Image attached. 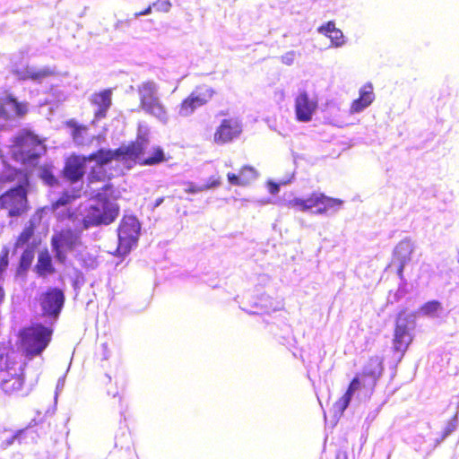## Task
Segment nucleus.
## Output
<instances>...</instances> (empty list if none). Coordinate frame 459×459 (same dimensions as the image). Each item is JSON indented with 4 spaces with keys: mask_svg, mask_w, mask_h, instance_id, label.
Wrapping results in <instances>:
<instances>
[{
    "mask_svg": "<svg viewBox=\"0 0 459 459\" xmlns=\"http://www.w3.org/2000/svg\"><path fill=\"white\" fill-rule=\"evenodd\" d=\"M12 158L23 166L37 167L47 152L44 140L33 131L24 128L12 139Z\"/></svg>",
    "mask_w": 459,
    "mask_h": 459,
    "instance_id": "1",
    "label": "nucleus"
},
{
    "mask_svg": "<svg viewBox=\"0 0 459 459\" xmlns=\"http://www.w3.org/2000/svg\"><path fill=\"white\" fill-rule=\"evenodd\" d=\"M52 328L40 323L22 327L18 334L17 346L27 359L40 356L51 342Z\"/></svg>",
    "mask_w": 459,
    "mask_h": 459,
    "instance_id": "2",
    "label": "nucleus"
},
{
    "mask_svg": "<svg viewBox=\"0 0 459 459\" xmlns=\"http://www.w3.org/2000/svg\"><path fill=\"white\" fill-rule=\"evenodd\" d=\"M383 372V363L378 357L369 358L363 370L350 382L345 393L334 403V408L343 412L349 406L353 394L360 388L373 391Z\"/></svg>",
    "mask_w": 459,
    "mask_h": 459,
    "instance_id": "3",
    "label": "nucleus"
},
{
    "mask_svg": "<svg viewBox=\"0 0 459 459\" xmlns=\"http://www.w3.org/2000/svg\"><path fill=\"white\" fill-rule=\"evenodd\" d=\"M119 211L117 204L111 202L102 193H98L94 203L85 209L82 221V228L87 230L91 227L109 225L117 220Z\"/></svg>",
    "mask_w": 459,
    "mask_h": 459,
    "instance_id": "4",
    "label": "nucleus"
},
{
    "mask_svg": "<svg viewBox=\"0 0 459 459\" xmlns=\"http://www.w3.org/2000/svg\"><path fill=\"white\" fill-rule=\"evenodd\" d=\"M0 210L7 211L9 217H21L30 210L28 190L18 185L0 195Z\"/></svg>",
    "mask_w": 459,
    "mask_h": 459,
    "instance_id": "5",
    "label": "nucleus"
},
{
    "mask_svg": "<svg viewBox=\"0 0 459 459\" xmlns=\"http://www.w3.org/2000/svg\"><path fill=\"white\" fill-rule=\"evenodd\" d=\"M141 224L134 215H124L117 229L118 244L115 255L124 256L137 244Z\"/></svg>",
    "mask_w": 459,
    "mask_h": 459,
    "instance_id": "6",
    "label": "nucleus"
},
{
    "mask_svg": "<svg viewBox=\"0 0 459 459\" xmlns=\"http://www.w3.org/2000/svg\"><path fill=\"white\" fill-rule=\"evenodd\" d=\"M50 244L56 260L64 263L66 260V251H73L82 243L79 231L71 228H63L54 232Z\"/></svg>",
    "mask_w": 459,
    "mask_h": 459,
    "instance_id": "7",
    "label": "nucleus"
},
{
    "mask_svg": "<svg viewBox=\"0 0 459 459\" xmlns=\"http://www.w3.org/2000/svg\"><path fill=\"white\" fill-rule=\"evenodd\" d=\"M412 316L402 310L395 317L392 344L394 351L402 356L405 354L414 339L411 333L413 326L409 325V319Z\"/></svg>",
    "mask_w": 459,
    "mask_h": 459,
    "instance_id": "8",
    "label": "nucleus"
},
{
    "mask_svg": "<svg viewBox=\"0 0 459 459\" xmlns=\"http://www.w3.org/2000/svg\"><path fill=\"white\" fill-rule=\"evenodd\" d=\"M140 108L146 113L158 117L160 120L167 118V111L156 96V85L153 82H143L139 88Z\"/></svg>",
    "mask_w": 459,
    "mask_h": 459,
    "instance_id": "9",
    "label": "nucleus"
},
{
    "mask_svg": "<svg viewBox=\"0 0 459 459\" xmlns=\"http://www.w3.org/2000/svg\"><path fill=\"white\" fill-rule=\"evenodd\" d=\"M27 364L21 365L0 373V389L8 396H22L25 393V368Z\"/></svg>",
    "mask_w": 459,
    "mask_h": 459,
    "instance_id": "10",
    "label": "nucleus"
},
{
    "mask_svg": "<svg viewBox=\"0 0 459 459\" xmlns=\"http://www.w3.org/2000/svg\"><path fill=\"white\" fill-rule=\"evenodd\" d=\"M212 88L202 85L196 87L178 106V115L183 117L191 116L195 110L205 105L214 95Z\"/></svg>",
    "mask_w": 459,
    "mask_h": 459,
    "instance_id": "11",
    "label": "nucleus"
},
{
    "mask_svg": "<svg viewBox=\"0 0 459 459\" xmlns=\"http://www.w3.org/2000/svg\"><path fill=\"white\" fill-rule=\"evenodd\" d=\"M243 132L241 122L236 117L224 118L213 133V143L217 145L228 144L238 139Z\"/></svg>",
    "mask_w": 459,
    "mask_h": 459,
    "instance_id": "12",
    "label": "nucleus"
},
{
    "mask_svg": "<svg viewBox=\"0 0 459 459\" xmlns=\"http://www.w3.org/2000/svg\"><path fill=\"white\" fill-rule=\"evenodd\" d=\"M43 316L56 317L64 306L65 295L58 288H49L37 299Z\"/></svg>",
    "mask_w": 459,
    "mask_h": 459,
    "instance_id": "13",
    "label": "nucleus"
},
{
    "mask_svg": "<svg viewBox=\"0 0 459 459\" xmlns=\"http://www.w3.org/2000/svg\"><path fill=\"white\" fill-rule=\"evenodd\" d=\"M148 140L144 137H138L135 141L130 142L127 145H121L115 149L116 160L127 162L128 160L140 164L141 157L144 154Z\"/></svg>",
    "mask_w": 459,
    "mask_h": 459,
    "instance_id": "14",
    "label": "nucleus"
},
{
    "mask_svg": "<svg viewBox=\"0 0 459 459\" xmlns=\"http://www.w3.org/2000/svg\"><path fill=\"white\" fill-rule=\"evenodd\" d=\"M317 106L316 99L310 98L305 91H299L294 101L296 119L299 122H309Z\"/></svg>",
    "mask_w": 459,
    "mask_h": 459,
    "instance_id": "15",
    "label": "nucleus"
},
{
    "mask_svg": "<svg viewBox=\"0 0 459 459\" xmlns=\"http://www.w3.org/2000/svg\"><path fill=\"white\" fill-rule=\"evenodd\" d=\"M25 363L19 358L11 340L0 342V373L14 369V368Z\"/></svg>",
    "mask_w": 459,
    "mask_h": 459,
    "instance_id": "16",
    "label": "nucleus"
},
{
    "mask_svg": "<svg viewBox=\"0 0 459 459\" xmlns=\"http://www.w3.org/2000/svg\"><path fill=\"white\" fill-rule=\"evenodd\" d=\"M91 104L96 108L94 111V119L100 121L105 118L108 111L112 105V90L104 89L91 94L90 98Z\"/></svg>",
    "mask_w": 459,
    "mask_h": 459,
    "instance_id": "17",
    "label": "nucleus"
},
{
    "mask_svg": "<svg viewBox=\"0 0 459 459\" xmlns=\"http://www.w3.org/2000/svg\"><path fill=\"white\" fill-rule=\"evenodd\" d=\"M412 252L413 245L410 240L400 241L394 250L392 262L397 264V275L400 279L403 278L404 267L411 261Z\"/></svg>",
    "mask_w": 459,
    "mask_h": 459,
    "instance_id": "18",
    "label": "nucleus"
},
{
    "mask_svg": "<svg viewBox=\"0 0 459 459\" xmlns=\"http://www.w3.org/2000/svg\"><path fill=\"white\" fill-rule=\"evenodd\" d=\"M259 173L257 169L251 165H243L238 173L229 172L227 179L231 186H247L251 185L257 178Z\"/></svg>",
    "mask_w": 459,
    "mask_h": 459,
    "instance_id": "19",
    "label": "nucleus"
},
{
    "mask_svg": "<svg viewBox=\"0 0 459 459\" xmlns=\"http://www.w3.org/2000/svg\"><path fill=\"white\" fill-rule=\"evenodd\" d=\"M63 177L71 184L82 180L84 176V167L79 160V155H71L62 170Z\"/></svg>",
    "mask_w": 459,
    "mask_h": 459,
    "instance_id": "20",
    "label": "nucleus"
},
{
    "mask_svg": "<svg viewBox=\"0 0 459 459\" xmlns=\"http://www.w3.org/2000/svg\"><path fill=\"white\" fill-rule=\"evenodd\" d=\"M318 32L330 39L332 45L334 47H341L344 44V37L342 31L335 27L333 21L321 25L317 29Z\"/></svg>",
    "mask_w": 459,
    "mask_h": 459,
    "instance_id": "21",
    "label": "nucleus"
},
{
    "mask_svg": "<svg viewBox=\"0 0 459 459\" xmlns=\"http://www.w3.org/2000/svg\"><path fill=\"white\" fill-rule=\"evenodd\" d=\"M374 100V93L370 85L363 86L359 91V97L353 100L351 109L354 113L360 112L365 108L369 106Z\"/></svg>",
    "mask_w": 459,
    "mask_h": 459,
    "instance_id": "22",
    "label": "nucleus"
},
{
    "mask_svg": "<svg viewBox=\"0 0 459 459\" xmlns=\"http://www.w3.org/2000/svg\"><path fill=\"white\" fill-rule=\"evenodd\" d=\"M35 272L41 277L53 274L56 272L52 263V258L48 250L41 251L39 254L38 261L35 265Z\"/></svg>",
    "mask_w": 459,
    "mask_h": 459,
    "instance_id": "23",
    "label": "nucleus"
},
{
    "mask_svg": "<svg viewBox=\"0 0 459 459\" xmlns=\"http://www.w3.org/2000/svg\"><path fill=\"white\" fill-rule=\"evenodd\" d=\"M320 199L318 204H316L315 213L316 214H325L330 210H334L340 208L343 201L339 198H333L325 195L324 193H319Z\"/></svg>",
    "mask_w": 459,
    "mask_h": 459,
    "instance_id": "24",
    "label": "nucleus"
},
{
    "mask_svg": "<svg viewBox=\"0 0 459 459\" xmlns=\"http://www.w3.org/2000/svg\"><path fill=\"white\" fill-rule=\"evenodd\" d=\"M55 74V71L49 67H45L42 69L27 67L25 71L22 74L21 79L23 81L30 80L39 82L42 80L53 76Z\"/></svg>",
    "mask_w": 459,
    "mask_h": 459,
    "instance_id": "25",
    "label": "nucleus"
},
{
    "mask_svg": "<svg viewBox=\"0 0 459 459\" xmlns=\"http://www.w3.org/2000/svg\"><path fill=\"white\" fill-rule=\"evenodd\" d=\"M166 160L165 153L161 147L154 146L152 148L149 155L144 154L141 157L140 165L142 166H154Z\"/></svg>",
    "mask_w": 459,
    "mask_h": 459,
    "instance_id": "26",
    "label": "nucleus"
},
{
    "mask_svg": "<svg viewBox=\"0 0 459 459\" xmlns=\"http://www.w3.org/2000/svg\"><path fill=\"white\" fill-rule=\"evenodd\" d=\"M111 176L108 174L107 169L102 166H93L87 176L88 184H95L109 180Z\"/></svg>",
    "mask_w": 459,
    "mask_h": 459,
    "instance_id": "27",
    "label": "nucleus"
},
{
    "mask_svg": "<svg viewBox=\"0 0 459 459\" xmlns=\"http://www.w3.org/2000/svg\"><path fill=\"white\" fill-rule=\"evenodd\" d=\"M36 225L32 221H30L29 225H27L23 230L21 231V233L18 235V237L15 239L14 242V248L17 249L19 247H23L24 245L28 244L29 241L31 239V238L35 234Z\"/></svg>",
    "mask_w": 459,
    "mask_h": 459,
    "instance_id": "28",
    "label": "nucleus"
},
{
    "mask_svg": "<svg viewBox=\"0 0 459 459\" xmlns=\"http://www.w3.org/2000/svg\"><path fill=\"white\" fill-rule=\"evenodd\" d=\"M34 259V252L30 248H26L21 255L19 259V264L17 266V273H26L30 267L31 266V264Z\"/></svg>",
    "mask_w": 459,
    "mask_h": 459,
    "instance_id": "29",
    "label": "nucleus"
},
{
    "mask_svg": "<svg viewBox=\"0 0 459 459\" xmlns=\"http://www.w3.org/2000/svg\"><path fill=\"white\" fill-rule=\"evenodd\" d=\"M52 169L53 166L51 164H44L39 168V178L49 186L58 184V180L53 174Z\"/></svg>",
    "mask_w": 459,
    "mask_h": 459,
    "instance_id": "30",
    "label": "nucleus"
},
{
    "mask_svg": "<svg viewBox=\"0 0 459 459\" xmlns=\"http://www.w3.org/2000/svg\"><path fill=\"white\" fill-rule=\"evenodd\" d=\"M4 104L12 105L14 108L15 115L18 117H23L28 112V105L26 102H19L16 98L12 95H8L4 98Z\"/></svg>",
    "mask_w": 459,
    "mask_h": 459,
    "instance_id": "31",
    "label": "nucleus"
},
{
    "mask_svg": "<svg viewBox=\"0 0 459 459\" xmlns=\"http://www.w3.org/2000/svg\"><path fill=\"white\" fill-rule=\"evenodd\" d=\"M113 160H116L115 150L103 149V148L97 150V165L96 166L104 167L105 165L110 163Z\"/></svg>",
    "mask_w": 459,
    "mask_h": 459,
    "instance_id": "32",
    "label": "nucleus"
},
{
    "mask_svg": "<svg viewBox=\"0 0 459 459\" xmlns=\"http://www.w3.org/2000/svg\"><path fill=\"white\" fill-rule=\"evenodd\" d=\"M77 197H79L78 195H72L68 192H64L59 198L51 203L50 208L52 211H56L61 206H65L71 204Z\"/></svg>",
    "mask_w": 459,
    "mask_h": 459,
    "instance_id": "33",
    "label": "nucleus"
},
{
    "mask_svg": "<svg viewBox=\"0 0 459 459\" xmlns=\"http://www.w3.org/2000/svg\"><path fill=\"white\" fill-rule=\"evenodd\" d=\"M66 126L72 129V136L74 140H77L82 133L88 130L87 126L78 124L74 119H70L65 123Z\"/></svg>",
    "mask_w": 459,
    "mask_h": 459,
    "instance_id": "34",
    "label": "nucleus"
},
{
    "mask_svg": "<svg viewBox=\"0 0 459 459\" xmlns=\"http://www.w3.org/2000/svg\"><path fill=\"white\" fill-rule=\"evenodd\" d=\"M441 308V304L437 300H430L423 304L420 310L423 315L434 316Z\"/></svg>",
    "mask_w": 459,
    "mask_h": 459,
    "instance_id": "35",
    "label": "nucleus"
},
{
    "mask_svg": "<svg viewBox=\"0 0 459 459\" xmlns=\"http://www.w3.org/2000/svg\"><path fill=\"white\" fill-rule=\"evenodd\" d=\"M10 248L7 246L2 247L0 252V275L7 269L9 264Z\"/></svg>",
    "mask_w": 459,
    "mask_h": 459,
    "instance_id": "36",
    "label": "nucleus"
},
{
    "mask_svg": "<svg viewBox=\"0 0 459 459\" xmlns=\"http://www.w3.org/2000/svg\"><path fill=\"white\" fill-rule=\"evenodd\" d=\"M287 205L289 208L297 209L301 212H307L306 198H293L288 202Z\"/></svg>",
    "mask_w": 459,
    "mask_h": 459,
    "instance_id": "37",
    "label": "nucleus"
},
{
    "mask_svg": "<svg viewBox=\"0 0 459 459\" xmlns=\"http://www.w3.org/2000/svg\"><path fill=\"white\" fill-rule=\"evenodd\" d=\"M77 218H78V215H77L76 209H72V208L66 209L65 212L59 213L58 217H57V219L61 221H64L66 220L74 221L77 220Z\"/></svg>",
    "mask_w": 459,
    "mask_h": 459,
    "instance_id": "38",
    "label": "nucleus"
},
{
    "mask_svg": "<svg viewBox=\"0 0 459 459\" xmlns=\"http://www.w3.org/2000/svg\"><path fill=\"white\" fill-rule=\"evenodd\" d=\"M221 185V179L220 176H212L209 178L205 184H203L204 191L219 187Z\"/></svg>",
    "mask_w": 459,
    "mask_h": 459,
    "instance_id": "39",
    "label": "nucleus"
},
{
    "mask_svg": "<svg viewBox=\"0 0 459 459\" xmlns=\"http://www.w3.org/2000/svg\"><path fill=\"white\" fill-rule=\"evenodd\" d=\"M152 6L159 12L168 13L171 8V3L169 0H157Z\"/></svg>",
    "mask_w": 459,
    "mask_h": 459,
    "instance_id": "40",
    "label": "nucleus"
},
{
    "mask_svg": "<svg viewBox=\"0 0 459 459\" xmlns=\"http://www.w3.org/2000/svg\"><path fill=\"white\" fill-rule=\"evenodd\" d=\"M108 395L112 396L113 398L118 399V405L120 409V412L123 413L127 409V404L123 402L122 394L118 392V390L111 391L108 390Z\"/></svg>",
    "mask_w": 459,
    "mask_h": 459,
    "instance_id": "41",
    "label": "nucleus"
},
{
    "mask_svg": "<svg viewBox=\"0 0 459 459\" xmlns=\"http://www.w3.org/2000/svg\"><path fill=\"white\" fill-rule=\"evenodd\" d=\"M186 186L185 192L186 194H197L204 191L203 185H197L194 182H186Z\"/></svg>",
    "mask_w": 459,
    "mask_h": 459,
    "instance_id": "42",
    "label": "nucleus"
},
{
    "mask_svg": "<svg viewBox=\"0 0 459 459\" xmlns=\"http://www.w3.org/2000/svg\"><path fill=\"white\" fill-rule=\"evenodd\" d=\"M319 193L320 192H313L310 194V195L308 197L306 198L307 211H309L313 208H316V204H318V201L320 200V199H318Z\"/></svg>",
    "mask_w": 459,
    "mask_h": 459,
    "instance_id": "43",
    "label": "nucleus"
},
{
    "mask_svg": "<svg viewBox=\"0 0 459 459\" xmlns=\"http://www.w3.org/2000/svg\"><path fill=\"white\" fill-rule=\"evenodd\" d=\"M79 160L82 161V164L83 165V167H85V164L88 161H95L97 163V151L90 153L87 156H80L79 155Z\"/></svg>",
    "mask_w": 459,
    "mask_h": 459,
    "instance_id": "44",
    "label": "nucleus"
},
{
    "mask_svg": "<svg viewBox=\"0 0 459 459\" xmlns=\"http://www.w3.org/2000/svg\"><path fill=\"white\" fill-rule=\"evenodd\" d=\"M267 188L270 194L276 195L280 190L279 184L273 182V181H268L267 182Z\"/></svg>",
    "mask_w": 459,
    "mask_h": 459,
    "instance_id": "45",
    "label": "nucleus"
},
{
    "mask_svg": "<svg viewBox=\"0 0 459 459\" xmlns=\"http://www.w3.org/2000/svg\"><path fill=\"white\" fill-rule=\"evenodd\" d=\"M5 104H4V98L0 100V118L7 119L9 118V113L5 108Z\"/></svg>",
    "mask_w": 459,
    "mask_h": 459,
    "instance_id": "46",
    "label": "nucleus"
},
{
    "mask_svg": "<svg viewBox=\"0 0 459 459\" xmlns=\"http://www.w3.org/2000/svg\"><path fill=\"white\" fill-rule=\"evenodd\" d=\"M293 56L294 54L292 52L288 53L285 56H282V62L286 65H291L293 62Z\"/></svg>",
    "mask_w": 459,
    "mask_h": 459,
    "instance_id": "47",
    "label": "nucleus"
},
{
    "mask_svg": "<svg viewBox=\"0 0 459 459\" xmlns=\"http://www.w3.org/2000/svg\"><path fill=\"white\" fill-rule=\"evenodd\" d=\"M101 190H102V194L103 195L106 194V193H110L111 194L113 192V190H114V186L112 184H109V183L106 184V185H104L102 186Z\"/></svg>",
    "mask_w": 459,
    "mask_h": 459,
    "instance_id": "48",
    "label": "nucleus"
},
{
    "mask_svg": "<svg viewBox=\"0 0 459 459\" xmlns=\"http://www.w3.org/2000/svg\"><path fill=\"white\" fill-rule=\"evenodd\" d=\"M152 7H153V6H152V5H149V6H148V7H146L144 10H143V11H141V12H139V13H135V16H142V15H147V14H150V13H151V12H152Z\"/></svg>",
    "mask_w": 459,
    "mask_h": 459,
    "instance_id": "49",
    "label": "nucleus"
},
{
    "mask_svg": "<svg viewBox=\"0 0 459 459\" xmlns=\"http://www.w3.org/2000/svg\"><path fill=\"white\" fill-rule=\"evenodd\" d=\"M128 26H129L128 21H118L115 24L116 29H120L121 27H128Z\"/></svg>",
    "mask_w": 459,
    "mask_h": 459,
    "instance_id": "50",
    "label": "nucleus"
},
{
    "mask_svg": "<svg viewBox=\"0 0 459 459\" xmlns=\"http://www.w3.org/2000/svg\"><path fill=\"white\" fill-rule=\"evenodd\" d=\"M164 201V197H160L158 199L155 200L154 204H153V206L152 208L155 209L157 208L158 206H160Z\"/></svg>",
    "mask_w": 459,
    "mask_h": 459,
    "instance_id": "51",
    "label": "nucleus"
},
{
    "mask_svg": "<svg viewBox=\"0 0 459 459\" xmlns=\"http://www.w3.org/2000/svg\"><path fill=\"white\" fill-rule=\"evenodd\" d=\"M4 297H5L4 290V288L2 286H0V305L4 301Z\"/></svg>",
    "mask_w": 459,
    "mask_h": 459,
    "instance_id": "52",
    "label": "nucleus"
},
{
    "mask_svg": "<svg viewBox=\"0 0 459 459\" xmlns=\"http://www.w3.org/2000/svg\"><path fill=\"white\" fill-rule=\"evenodd\" d=\"M125 386H126V385L124 383H122L121 385H120V389H121L122 392H124Z\"/></svg>",
    "mask_w": 459,
    "mask_h": 459,
    "instance_id": "53",
    "label": "nucleus"
},
{
    "mask_svg": "<svg viewBox=\"0 0 459 459\" xmlns=\"http://www.w3.org/2000/svg\"><path fill=\"white\" fill-rule=\"evenodd\" d=\"M335 459H341L340 455H337ZM346 459V458H344Z\"/></svg>",
    "mask_w": 459,
    "mask_h": 459,
    "instance_id": "54",
    "label": "nucleus"
}]
</instances>
